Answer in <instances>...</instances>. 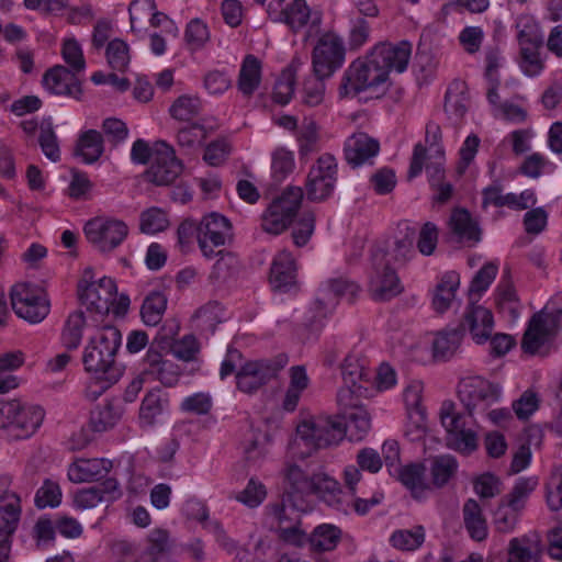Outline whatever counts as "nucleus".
<instances>
[{"label":"nucleus","instance_id":"f257e3e1","mask_svg":"<svg viewBox=\"0 0 562 562\" xmlns=\"http://www.w3.org/2000/svg\"><path fill=\"white\" fill-rule=\"evenodd\" d=\"M121 342L122 335L112 325L98 328L90 337L82 357L86 371L93 374L95 387L87 394L89 398H98L121 379L123 368L115 360Z\"/></svg>","mask_w":562,"mask_h":562},{"label":"nucleus","instance_id":"f03ea898","mask_svg":"<svg viewBox=\"0 0 562 562\" xmlns=\"http://www.w3.org/2000/svg\"><path fill=\"white\" fill-rule=\"evenodd\" d=\"M387 79L389 74L372 50L348 66L341 78L339 94L342 98L356 97L362 91L384 85Z\"/></svg>","mask_w":562,"mask_h":562},{"label":"nucleus","instance_id":"7ed1b4c3","mask_svg":"<svg viewBox=\"0 0 562 562\" xmlns=\"http://www.w3.org/2000/svg\"><path fill=\"white\" fill-rule=\"evenodd\" d=\"M266 11L272 22L283 23L294 33L306 30L307 36L322 23L321 11L312 9L306 0H271Z\"/></svg>","mask_w":562,"mask_h":562},{"label":"nucleus","instance_id":"20e7f679","mask_svg":"<svg viewBox=\"0 0 562 562\" xmlns=\"http://www.w3.org/2000/svg\"><path fill=\"white\" fill-rule=\"evenodd\" d=\"M457 393L468 416L475 418L485 417L487 411L499 401L502 389L483 376L469 375L459 381Z\"/></svg>","mask_w":562,"mask_h":562},{"label":"nucleus","instance_id":"39448f33","mask_svg":"<svg viewBox=\"0 0 562 562\" xmlns=\"http://www.w3.org/2000/svg\"><path fill=\"white\" fill-rule=\"evenodd\" d=\"M77 291L80 303L89 312L103 317L111 312L117 289L113 279L109 277L95 279L93 269L88 267L78 281Z\"/></svg>","mask_w":562,"mask_h":562},{"label":"nucleus","instance_id":"423d86ee","mask_svg":"<svg viewBox=\"0 0 562 562\" xmlns=\"http://www.w3.org/2000/svg\"><path fill=\"white\" fill-rule=\"evenodd\" d=\"M302 200V188L290 187L284 190L262 213V231L271 235H280L286 231L296 217Z\"/></svg>","mask_w":562,"mask_h":562},{"label":"nucleus","instance_id":"0eeeda50","mask_svg":"<svg viewBox=\"0 0 562 562\" xmlns=\"http://www.w3.org/2000/svg\"><path fill=\"white\" fill-rule=\"evenodd\" d=\"M439 418L447 431V445L461 453L469 454L477 448V435L469 426V417L457 412L451 401H445L439 409Z\"/></svg>","mask_w":562,"mask_h":562},{"label":"nucleus","instance_id":"6e6552de","mask_svg":"<svg viewBox=\"0 0 562 562\" xmlns=\"http://www.w3.org/2000/svg\"><path fill=\"white\" fill-rule=\"evenodd\" d=\"M344 430L337 417H312L297 425L295 443L301 441L310 450L328 448L344 439Z\"/></svg>","mask_w":562,"mask_h":562},{"label":"nucleus","instance_id":"1a4fd4ad","mask_svg":"<svg viewBox=\"0 0 562 562\" xmlns=\"http://www.w3.org/2000/svg\"><path fill=\"white\" fill-rule=\"evenodd\" d=\"M285 353H279L270 359L247 361L236 373V383L239 391L254 394L269 381L277 378L279 372L288 364Z\"/></svg>","mask_w":562,"mask_h":562},{"label":"nucleus","instance_id":"9d476101","mask_svg":"<svg viewBox=\"0 0 562 562\" xmlns=\"http://www.w3.org/2000/svg\"><path fill=\"white\" fill-rule=\"evenodd\" d=\"M12 310L20 318L31 323H41L49 313V301L45 292L30 283H18L10 292Z\"/></svg>","mask_w":562,"mask_h":562},{"label":"nucleus","instance_id":"9b49d317","mask_svg":"<svg viewBox=\"0 0 562 562\" xmlns=\"http://www.w3.org/2000/svg\"><path fill=\"white\" fill-rule=\"evenodd\" d=\"M83 232L95 249L110 252L126 239L128 226L120 218L97 216L86 223Z\"/></svg>","mask_w":562,"mask_h":562},{"label":"nucleus","instance_id":"f8f14e48","mask_svg":"<svg viewBox=\"0 0 562 562\" xmlns=\"http://www.w3.org/2000/svg\"><path fill=\"white\" fill-rule=\"evenodd\" d=\"M338 165L328 153L321 155L311 166L305 182V193L310 201L322 202L328 199L336 187Z\"/></svg>","mask_w":562,"mask_h":562},{"label":"nucleus","instance_id":"ddd939ff","mask_svg":"<svg viewBox=\"0 0 562 562\" xmlns=\"http://www.w3.org/2000/svg\"><path fill=\"white\" fill-rule=\"evenodd\" d=\"M346 48L340 36L333 32L323 34L312 53L313 71L317 77L329 78L345 61Z\"/></svg>","mask_w":562,"mask_h":562},{"label":"nucleus","instance_id":"4468645a","mask_svg":"<svg viewBox=\"0 0 562 562\" xmlns=\"http://www.w3.org/2000/svg\"><path fill=\"white\" fill-rule=\"evenodd\" d=\"M562 311L555 308L533 314L521 340V347L526 352L536 353L561 326Z\"/></svg>","mask_w":562,"mask_h":562},{"label":"nucleus","instance_id":"2eb2a0df","mask_svg":"<svg viewBox=\"0 0 562 562\" xmlns=\"http://www.w3.org/2000/svg\"><path fill=\"white\" fill-rule=\"evenodd\" d=\"M231 228L229 221L216 212L202 217L196 226V241L203 257L206 259L215 257V249L225 245Z\"/></svg>","mask_w":562,"mask_h":562},{"label":"nucleus","instance_id":"dca6fc26","mask_svg":"<svg viewBox=\"0 0 562 562\" xmlns=\"http://www.w3.org/2000/svg\"><path fill=\"white\" fill-rule=\"evenodd\" d=\"M359 291V285L347 279L338 278L328 280L318 289L314 302V308L316 311L315 322H321L328 314L333 313L340 297H347L349 302H352Z\"/></svg>","mask_w":562,"mask_h":562},{"label":"nucleus","instance_id":"f3484780","mask_svg":"<svg viewBox=\"0 0 562 562\" xmlns=\"http://www.w3.org/2000/svg\"><path fill=\"white\" fill-rule=\"evenodd\" d=\"M181 172L182 164L176 158L173 148L166 142H156L154 160L145 173L147 180L157 186H169Z\"/></svg>","mask_w":562,"mask_h":562},{"label":"nucleus","instance_id":"a211bd4d","mask_svg":"<svg viewBox=\"0 0 562 562\" xmlns=\"http://www.w3.org/2000/svg\"><path fill=\"white\" fill-rule=\"evenodd\" d=\"M441 140L442 133L440 126L435 122H428L425 134V143L427 147L422 144L415 145L408 170V178L412 179L420 175L428 151L430 153L429 158H443L445 149Z\"/></svg>","mask_w":562,"mask_h":562},{"label":"nucleus","instance_id":"6ab92c4d","mask_svg":"<svg viewBox=\"0 0 562 562\" xmlns=\"http://www.w3.org/2000/svg\"><path fill=\"white\" fill-rule=\"evenodd\" d=\"M369 291L376 301H389L403 292V285L390 260L375 263Z\"/></svg>","mask_w":562,"mask_h":562},{"label":"nucleus","instance_id":"aec40b11","mask_svg":"<svg viewBox=\"0 0 562 562\" xmlns=\"http://www.w3.org/2000/svg\"><path fill=\"white\" fill-rule=\"evenodd\" d=\"M143 363V374L147 379H157L166 386H172L178 382L179 367L170 360L162 359L161 353L156 349V341L151 342Z\"/></svg>","mask_w":562,"mask_h":562},{"label":"nucleus","instance_id":"412c9836","mask_svg":"<svg viewBox=\"0 0 562 562\" xmlns=\"http://www.w3.org/2000/svg\"><path fill=\"white\" fill-rule=\"evenodd\" d=\"M460 327L463 331L467 328L476 344H484L491 338L494 329L493 314L488 308L472 303L468 306Z\"/></svg>","mask_w":562,"mask_h":562},{"label":"nucleus","instance_id":"4be33fe9","mask_svg":"<svg viewBox=\"0 0 562 562\" xmlns=\"http://www.w3.org/2000/svg\"><path fill=\"white\" fill-rule=\"evenodd\" d=\"M44 87L52 93L80 99L81 83L75 72L69 68L57 65L48 69L43 77Z\"/></svg>","mask_w":562,"mask_h":562},{"label":"nucleus","instance_id":"5701e85b","mask_svg":"<svg viewBox=\"0 0 562 562\" xmlns=\"http://www.w3.org/2000/svg\"><path fill=\"white\" fill-rule=\"evenodd\" d=\"M9 505L0 506V562H8L11 552L12 539L15 533L22 507L16 499L9 497Z\"/></svg>","mask_w":562,"mask_h":562},{"label":"nucleus","instance_id":"b1692460","mask_svg":"<svg viewBox=\"0 0 562 562\" xmlns=\"http://www.w3.org/2000/svg\"><path fill=\"white\" fill-rule=\"evenodd\" d=\"M379 142L363 132L353 133L345 142V158L352 167L361 166L379 154Z\"/></svg>","mask_w":562,"mask_h":562},{"label":"nucleus","instance_id":"393cba45","mask_svg":"<svg viewBox=\"0 0 562 562\" xmlns=\"http://www.w3.org/2000/svg\"><path fill=\"white\" fill-rule=\"evenodd\" d=\"M373 52L389 75L392 70L403 72L406 70L412 55V44L407 41H402L398 44L384 43L376 45Z\"/></svg>","mask_w":562,"mask_h":562},{"label":"nucleus","instance_id":"a878e982","mask_svg":"<svg viewBox=\"0 0 562 562\" xmlns=\"http://www.w3.org/2000/svg\"><path fill=\"white\" fill-rule=\"evenodd\" d=\"M295 260L290 251L283 249L272 260L269 282L274 290L288 291L295 284Z\"/></svg>","mask_w":562,"mask_h":562},{"label":"nucleus","instance_id":"bb28decb","mask_svg":"<svg viewBox=\"0 0 562 562\" xmlns=\"http://www.w3.org/2000/svg\"><path fill=\"white\" fill-rule=\"evenodd\" d=\"M112 467L109 459H80L70 464L68 477L75 483L100 481L109 474Z\"/></svg>","mask_w":562,"mask_h":562},{"label":"nucleus","instance_id":"cd10ccee","mask_svg":"<svg viewBox=\"0 0 562 562\" xmlns=\"http://www.w3.org/2000/svg\"><path fill=\"white\" fill-rule=\"evenodd\" d=\"M14 415L11 426L12 436L27 438L42 425L45 414L40 406H22L18 401V413Z\"/></svg>","mask_w":562,"mask_h":562},{"label":"nucleus","instance_id":"c85d7f7f","mask_svg":"<svg viewBox=\"0 0 562 562\" xmlns=\"http://www.w3.org/2000/svg\"><path fill=\"white\" fill-rule=\"evenodd\" d=\"M463 328H445L438 331L432 340V358L436 361H448L457 355L463 339Z\"/></svg>","mask_w":562,"mask_h":562},{"label":"nucleus","instance_id":"c756f323","mask_svg":"<svg viewBox=\"0 0 562 562\" xmlns=\"http://www.w3.org/2000/svg\"><path fill=\"white\" fill-rule=\"evenodd\" d=\"M345 384L367 385L371 383L373 370L369 368L368 360L361 355L349 353L340 366Z\"/></svg>","mask_w":562,"mask_h":562},{"label":"nucleus","instance_id":"7c9ffc66","mask_svg":"<svg viewBox=\"0 0 562 562\" xmlns=\"http://www.w3.org/2000/svg\"><path fill=\"white\" fill-rule=\"evenodd\" d=\"M124 414L119 400L106 401L98 405L90 414L89 425L95 432H103L114 427Z\"/></svg>","mask_w":562,"mask_h":562},{"label":"nucleus","instance_id":"2f4dec72","mask_svg":"<svg viewBox=\"0 0 562 562\" xmlns=\"http://www.w3.org/2000/svg\"><path fill=\"white\" fill-rule=\"evenodd\" d=\"M462 518L465 530L475 541H483L488 535L487 521L480 504L469 498L462 507Z\"/></svg>","mask_w":562,"mask_h":562},{"label":"nucleus","instance_id":"473e14b6","mask_svg":"<svg viewBox=\"0 0 562 562\" xmlns=\"http://www.w3.org/2000/svg\"><path fill=\"white\" fill-rule=\"evenodd\" d=\"M459 285L460 276L457 272L449 271L442 276L432 295V306L436 312L445 313L451 307Z\"/></svg>","mask_w":562,"mask_h":562},{"label":"nucleus","instance_id":"72a5a7b5","mask_svg":"<svg viewBox=\"0 0 562 562\" xmlns=\"http://www.w3.org/2000/svg\"><path fill=\"white\" fill-rule=\"evenodd\" d=\"M450 229L457 241L473 245L480 240V231L470 213L464 209H457L450 217Z\"/></svg>","mask_w":562,"mask_h":562},{"label":"nucleus","instance_id":"f704fd0d","mask_svg":"<svg viewBox=\"0 0 562 562\" xmlns=\"http://www.w3.org/2000/svg\"><path fill=\"white\" fill-rule=\"evenodd\" d=\"M337 418L342 423L344 437L348 435L350 440L363 439L371 428V417L363 406L339 414Z\"/></svg>","mask_w":562,"mask_h":562},{"label":"nucleus","instance_id":"c9c22d12","mask_svg":"<svg viewBox=\"0 0 562 562\" xmlns=\"http://www.w3.org/2000/svg\"><path fill=\"white\" fill-rule=\"evenodd\" d=\"M495 303L501 313L514 323L519 318L521 304L509 280L503 279L495 291Z\"/></svg>","mask_w":562,"mask_h":562},{"label":"nucleus","instance_id":"e433bc0d","mask_svg":"<svg viewBox=\"0 0 562 562\" xmlns=\"http://www.w3.org/2000/svg\"><path fill=\"white\" fill-rule=\"evenodd\" d=\"M311 494L318 495L325 503L337 509L341 508V488L339 483L326 473L312 476Z\"/></svg>","mask_w":562,"mask_h":562},{"label":"nucleus","instance_id":"4c0bfd02","mask_svg":"<svg viewBox=\"0 0 562 562\" xmlns=\"http://www.w3.org/2000/svg\"><path fill=\"white\" fill-rule=\"evenodd\" d=\"M103 150L102 134L95 130H88L79 136L75 155L85 164H93L102 156Z\"/></svg>","mask_w":562,"mask_h":562},{"label":"nucleus","instance_id":"58836bf2","mask_svg":"<svg viewBox=\"0 0 562 562\" xmlns=\"http://www.w3.org/2000/svg\"><path fill=\"white\" fill-rule=\"evenodd\" d=\"M469 108V93L463 81L456 80L447 89L445 95V111L456 120L464 116Z\"/></svg>","mask_w":562,"mask_h":562},{"label":"nucleus","instance_id":"ea45409f","mask_svg":"<svg viewBox=\"0 0 562 562\" xmlns=\"http://www.w3.org/2000/svg\"><path fill=\"white\" fill-rule=\"evenodd\" d=\"M401 233L402 237H397L392 248L381 258L384 259V261L390 260V265L393 262L403 266L415 255V229L406 225L405 229Z\"/></svg>","mask_w":562,"mask_h":562},{"label":"nucleus","instance_id":"a19ab883","mask_svg":"<svg viewBox=\"0 0 562 562\" xmlns=\"http://www.w3.org/2000/svg\"><path fill=\"white\" fill-rule=\"evenodd\" d=\"M261 80V64L254 55H247L241 64L238 89L244 95L250 97L259 87Z\"/></svg>","mask_w":562,"mask_h":562},{"label":"nucleus","instance_id":"79ce46f5","mask_svg":"<svg viewBox=\"0 0 562 562\" xmlns=\"http://www.w3.org/2000/svg\"><path fill=\"white\" fill-rule=\"evenodd\" d=\"M218 259L212 267L210 280L213 282H226L237 276L240 262L236 255L224 250L216 251Z\"/></svg>","mask_w":562,"mask_h":562},{"label":"nucleus","instance_id":"37998d69","mask_svg":"<svg viewBox=\"0 0 562 562\" xmlns=\"http://www.w3.org/2000/svg\"><path fill=\"white\" fill-rule=\"evenodd\" d=\"M167 308V297L162 292L153 291L144 300L140 307L143 322L148 326H156L162 319Z\"/></svg>","mask_w":562,"mask_h":562},{"label":"nucleus","instance_id":"c03bdc74","mask_svg":"<svg viewBox=\"0 0 562 562\" xmlns=\"http://www.w3.org/2000/svg\"><path fill=\"white\" fill-rule=\"evenodd\" d=\"M516 30L519 46L543 45V33L532 15H519L516 20Z\"/></svg>","mask_w":562,"mask_h":562},{"label":"nucleus","instance_id":"a18cd8bd","mask_svg":"<svg viewBox=\"0 0 562 562\" xmlns=\"http://www.w3.org/2000/svg\"><path fill=\"white\" fill-rule=\"evenodd\" d=\"M166 401L159 391H150L142 401L139 408V424L142 427H153L165 409Z\"/></svg>","mask_w":562,"mask_h":562},{"label":"nucleus","instance_id":"49530a36","mask_svg":"<svg viewBox=\"0 0 562 562\" xmlns=\"http://www.w3.org/2000/svg\"><path fill=\"white\" fill-rule=\"evenodd\" d=\"M85 324L82 311H75L67 317L61 331V342L67 349L74 350L80 346Z\"/></svg>","mask_w":562,"mask_h":562},{"label":"nucleus","instance_id":"de8ad7c7","mask_svg":"<svg viewBox=\"0 0 562 562\" xmlns=\"http://www.w3.org/2000/svg\"><path fill=\"white\" fill-rule=\"evenodd\" d=\"M498 272L496 262H486L473 277L469 286V299L471 302L479 301L481 295L490 288Z\"/></svg>","mask_w":562,"mask_h":562},{"label":"nucleus","instance_id":"09e8293b","mask_svg":"<svg viewBox=\"0 0 562 562\" xmlns=\"http://www.w3.org/2000/svg\"><path fill=\"white\" fill-rule=\"evenodd\" d=\"M457 469L458 462L456 458L450 454H442L432 458L430 464L432 483L437 487L446 485L456 474Z\"/></svg>","mask_w":562,"mask_h":562},{"label":"nucleus","instance_id":"8fccbe9b","mask_svg":"<svg viewBox=\"0 0 562 562\" xmlns=\"http://www.w3.org/2000/svg\"><path fill=\"white\" fill-rule=\"evenodd\" d=\"M542 45L519 46V66L522 72L528 77H536L544 68V59L541 56Z\"/></svg>","mask_w":562,"mask_h":562},{"label":"nucleus","instance_id":"3c124183","mask_svg":"<svg viewBox=\"0 0 562 562\" xmlns=\"http://www.w3.org/2000/svg\"><path fill=\"white\" fill-rule=\"evenodd\" d=\"M340 540V530L333 525H322L314 529L308 538L311 548L315 551H330Z\"/></svg>","mask_w":562,"mask_h":562},{"label":"nucleus","instance_id":"603ef678","mask_svg":"<svg viewBox=\"0 0 562 562\" xmlns=\"http://www.w3.org/2000/svg\"><path fill=\"white\" fill-rule=\"evenodd\" d=\"M299 143L300 156H308L317 150L319 140V128L313 119L305 117L297 131L296 136Z\"/></svg>","mask_w":562,"mask_h":562},{"label":"nucleus","instance_id":"864d4df0","mask_svg":"<svg viewBox=\"0 0 562 562\" xmlns=\"http://www.w3.org/2000/svg\"><path fill=\"white\" fill-rule=\"evenodd\" d=\"M109 66L116 71L124 72L131 60L130 47L126 42L114 38L109 42L105 50Z\"/></svg>","mask_w":562,"mask_h":562},{"label":"nucleus","instance_id":"5fc2aeb1","mask_svg":"<svg viewBox=\"0 0 562 562\" xmlns=\"http://www.w3.org/2000/svg\"><path fill=\"white\" fill-rule=\"evenodd\" d=\"M391 543L394 548L400 550H416L425 540V530L422 526H416L413 529L396 530L391 536Z\"/></svg>","mask_w":562,"mask_h":562},{"label":"nucleus","instance_id":"6e6d98bb","mask_svg":"<svg viewBox=\"0 0 562 562\" xmlns=\"http://www.w3.org/2000/svg\"><path fill=\"white\" fill-rule=\"evenodd\" d=\"M368 390L369 387L367 385L352 386L345 384L341 386L337 392V404L340 408L339 414L362 407L360 398L367 396Z\"/></svg>","mask_w":562,"mask_h":562},{"label":"nucleus","instance_id":"4d7b16f0","mask_svg":"<svg viewBox=\"0 0 562 562\" xmlns=\"http://www.w3.org/2000/svg\"><path fill=\"white\" fill-rule=\"evenodd\" d=\"M520 510V508L513 507L509 502L502 498L494 513V525L496 529L503 533L514 530Z\"/></svg>","mask_w":562,"mask_h":562},{"label":"nucleus","instance_id":"13d9d810","mask_svg":"<svg viewBox=\"0 0 562 562\" xmlns=\"http://www.w3.org/2000/svg\"><path fill=\"white\" fill-rule=\"evenodd\" d=\"M425 468L422 464L403 467L398 473L400 481L412 491L415 497H419L425 491Z\"/></svg>","mask_w":562,"mask_h":562},{"label":"nucleus","instance_id":"bf43d9fd","mask_svg":"<svg viewBox=\"0 0 562 562\" xmlns=\"http://www.w3.org/2000/svg\"><path fill=\"white\" fill-rule=\"evenodd\" d=\"M201 111V101L199 98L190 95L179 97L170 106V115L178 121H190Z\"/></svg>","mask_w":562,"mask_h":562},{"label":"nucleus","instance_id":"052dcab7","mask_svg":"<svg viewBox=\"0 0 562 562\" xmlns=\"http://www.w3.org/2000/svg\"><path fill=\"white\" fill-rule=\"evenodd\" d=\"M284 477L290 494H311L312 476L308 477L297 465L289 464L284 470Z\"/></svg>","mask_w":562,"mask_h":562},{"label":"nucleus","instance_id":"680f3d73","mask_svg":"<svg viewBox=\"0 0 562 562\" xmlns=\"http://www.w3.org/2000/svg\"><path fill=\"white\" fill-rule=\"evenodd\" d=\"M538 485V479L536 476L519 477L512 492L504 497L510 503L513 507L522 509L525 507L527 498L535 491Z\"/></svg>","mask_w":562,"mask_h":562},{"label":"nucleus","instance_id":"e2e57ef3","mask_svg":"<svg viewBox=\"0 0 562 562\" xmlns=\"http://www.w3.org/2000/svg\"><path fill=\"white\" fill-rule=\"evenodd\" d=\"M271 170L278 181L285 179L294 169V155L284 147H278L272 153Z\"/></svg>","mask_w":562,"mask_h":562},{"label":"nucleus","instance_id":"0e129e2a","mask_svg":"<svg viewBox=\"0 0 562 562\" xmlns=\"http://www.w3.org/2000/svg\"><path fill=\"white\" fill-rule=\"evenodd\" d=\"M38 143L43 154L52 161L60 159V149L57 136L50 122H43L40 126Z\"/></svg>","mask_w":562,"mask_h":562},{"label":"nucleus","instance_id":"69168bd1","mask_svg":"<svg viewBox=\"0 0 562 562\" xmlns=\"http://www.w3.org/2000/svg\"><path fill=\"white\" fill-rule=\"evenodd\" d=\"M295 69L293 66L284 69L278 78L273 89V100L279 104H286L294 93Z\"/></svg>","mask_w":562,"mask_h":562},{"label":"nucleus","instance_id":"338daca9","mask_svg":"<svg viewBox=\"0 0 562 562\" xmlns=\"http://www.w3.org/2000/svg\"><path fill=\"white\" fill-rule=\"evenodd\" d=\"M169 225L166 213L159 207H150L140 214V231L145 234H156Z\"/></svg>","mask_w":562,"mask_h":562},{"label":"nucleus","instance_id":"774afa93","mask_svg":"<svg viewBox=\"0 0 562 562\" xmlns=\"http://www.w3.org/2000/svg\"><path fill=\"white\" fill-rule=\"evenodd\" d=\"M61 55L65 63L70 67L69 70L76 75L82 72L86 68V60L81 46L75 38H67L63 43Z\"/></svg>","mask_w":562,"mask_h":562}]
</instances>
